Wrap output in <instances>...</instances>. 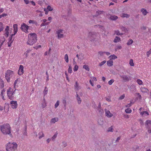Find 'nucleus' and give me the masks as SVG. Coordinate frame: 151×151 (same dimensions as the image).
Masks as SVG:
<instances>
[{"label":"nucleus","instance_id":"nucleus-61","mask_svg":"<svg viewBox=\"0 0 151 151\" xmlns=\"http://www.w3.org/2000/svg\"><path fill=\"white\" fill-rule=\"evenodd\" d=\"M4 11V9L3 8H0V14L3 12Z\"/></svg>","mask_w":151,"mask_h":151},{"label":"nucleus","instance_id":"nucleus-25","mask_svg":"<svg viewBox=\"0 0 151 151\" xmlns=\"http://www.w3.org/2000/svg\"><path fill=\"white\" fill-rule=\"evenodd\" d=\"M120 40L121 39L120 38H119V37L116 36L115 37V38L114 39V42H118L120 41Z\"/></svg>","mask_w":151,"mask_h":151},{"label":"nucleus","instance_id":"nucleus-33","mask_svg":"<svg viewBox=\"0 0 151 151\" xmlns=\"http://www.w3.org/2000/svg\"><path fill=\"white\" fill-rule=\"evenodd\" d=\"M64 59L66 63H68V57L67 54H66L64 56Z\"/></svg>","mask_w":151,"mask_h":151},{"label":"nucleus","instance_id":"nucleus-1","mask_svg":"<svg viewBox=\"0 0 151 151\" xmlns=\"http://www.w3.org/2000/svg\"><path fill=\"white\" fill-rule=\"evenodd\" d=\"M1 130L2 133L5 134L12 135L11 134V129L9 124H4L1 126Z\"/></svg>","mask_w":151,"mask_h":151},{"label":"nucleus","instance_id":"nucleus-51","mask_svg":"<svg viewBox=\"0 0 151 151\" xmlns=\"http://www.w3.org/2000/svg\"><path fill=\"white\" fill-rule=\"evenodd\" d=\"M49 23H50V22H48V23H42L41 24L40 26L41 27H42V26H44L47 25H48V24H49Z\"/></svg>","mask_w":151,"mask_h":151},{"label":"nucleus","instance_id":"nucleus-41","mask_svg":"<svg viewBox=\"0 0 151 151\" xmlns=\"http://www.w3.org/2000/svg\"><path fill=\"white\" fill-rule=\"evenodd\" d=\"M106 62V61L105 60H103V61L101 62L100 63H99V65L100 66H101L103 65L104 64H105Z\"/></svg>","mask_w":151,"mask_h":151},{"label":"nucleus","instance_id":"nucleus-58","mask_svg":"<svg viewBox=\"0 0 151 151\" xmlns=\"http://www.w3.org/2000/svg\"><path fill=\"white\" fill-rule=\"evenodd\" d=\"M2 17H6L7 16V14L6 13H3L1 14Z\"/></svg>","mask_w":151,"mask_h":151},{"label":"nucleus","instance_id":"nucleus-32","mask_svg":"<svg viewBox=\"0 0 151 151\" xmlns=\"http://www.w3.org/2000/svg\"><path fill=\"white\" fill-rule=\"evenodd\" d=\"M83 68L85 69L86 70L89 71L90 68H89L88 66L87 65H83Z\"/></svg>","mask_w":151,"mask_h":151},{"label":"nucleus","instance_id":"nucleus-35","mask_svg":"<svg viewBox=\"0 0 151 151\" xmlns=\"http://www.w3.org/2000/svg\"><path fill=\"white\" fill-rule=\"evenodd\" d=\"M49 11H51L53 10V8L50 5H48L47 6L46 9Z\"/></svg>","mask_w":151,"mask_h":151},{"label":"nucleus","instance_id":"nucleus-29","mask_svg":"<svg viewBox=\"0 0 151 151\" xmlns=\"http://www.w3.org/2000/svg\"><path fill=\"white\" fill-rule=\"evenodd\" d=\"M110 19L113 20H116L118 18V17L116 16H111L110 17Z\"/></svg>","mask_w":151,"mask_h":151},{"label":"nucleus","instance_id":"nucleus-53","mask_svg":"<svg viewBox=\"0 0 151 151\" xmlns=\"http://www.w3.org/2000/svg\"><path fill=\"white\" fill-rule=\"evenodd\" d=\"M57 136V134H54L52 138V140L55 139L56 138Z\"/></svg>","mask_w":151,"mask_h":151},{"label":"nucleus","instance_id":"nucleus-20","mask_svg":"<svg viewBox=\"0 0 151 151\" xmlns=\"http://www.w3.org/2000/svg\"><path fill=\"white\" fill-rule=\"evenodd\" d=\"M58 118L57 117L51 119L50 121V123H55L56 122L58 121Z\"/></svg>","mask_w":151,"mask_h":151},{"label":"nucleus","instance_id":"nucleus-31","mask_svg":"<svg viewBox=\"0 0 151 151\" xmlns=\"http://www.w3.org/2000/svg\"><path fill=\"white\" fill-rule=\"evenodd\" d=\"M48 88L47 87H45L43 91L44 96L46 95L47 93Z\"/></svg>","mask_w":151,"mask_h":151},{"label":"nucleus","instance_id":"nucleus-10","mask_svg":"<svg viewBox=\"0 0 151 151\" xmlns=\"http://www.w3.org/2000/svg\"><path fill=\"white\" fill-rule=\"evenodd\" d=\"M63 30L62 29H59L57 32L58 38L60 39L63 37L64 35L63 34Z\"/></svg>","mask_w":151,"mask_h":151},{"label":"nucleus","instance_id":"nucleus-9","mask_svg":"<svg viewBox=\"0 0 151 151\" xmlns=\"http://www.w3.org/2000/svg\"><path fill=\"white\" fill-rule=\"evenodd\" d=\"M10 104L11 105L12 108L13 109H16L17 107L18 104L16 101H11L10 102Z\"/></svg>","mask_w":151,"mask_h":151},{"label":"nucleus","instance_id":"nucleus-62","mask_svg":"<svg viewBox=\"0 0 151 151\" xmlns=\"http://www.w3.org/2000/svg\"><path fill=\"white\" fill-rule=\"evenodd\" d=\"M47 9H46V8H44V10L45 12V14H47L48 13V11H47Z\"/></svg>","mask_w":151,"mask_h":151},{"label":"nucleus","instance_id":"nucleus-17","mask_svg":"<svg viewBox=\"0 0 151 151\" xmlns=\"http://www.w3.org/2000/svg\"><path fill=\"white\" fill-rule=\"evenodd\" d=\"M113 61L111 59L107 62V64L109 67H111L113 65Z\"/></svg>","mask_w":151,"mask_h":151},{"label":"nucleus","instance_id":"nucleus-14","mask_svg":"<svg viewBox=\"0 0 151 151\" xmlns=\"http://www.w3.org/2000/svg\"><path fill=\"white\" fill-rule=\"evenodd\" d=\"M141 91L143 93H147L149 90L147 88L144 87H142L140 88Z\"/></svg>","mask_w":151,"mask_h":151},{"label":"nucleus","instance_id":"nucleus-12","mask_svg":"<svg viewBox=\"0 0 151 151\" xmlns=\"http://www.w3.org/2000/svg\"><path fill=\"white\" fill-rule=\"evenodd\" d=\"M9 26H6L4 31V35L6 37H8L9 35Z\"/></svg>","mask_w":151,"mask_h":151},{"label":"nucleus","instance_id":"nucleus-38","mask_svg":"<svg viewBox=\"0 0 151 151\" xmlns=\"http://www.w3.org/2000/svg\"><path fill=\"white\" fill-rule=\"evenodd\" d=\"M129 64L130 66H133L134 65V64L133 63V60L132 59H131L129 60Z\"/></svg>","mask_w":151,"mask_h":151},{"label":"nucleus","instance_id":"nucleus-16","mask_svg":"<svg viewBox=\"0 0 151 151\" xmlns=\"http://www.w3.org/2000/svg\"><path fill=\"white\" fill-rule=\"evenodd\" d=\"M13 28H14V32L13 35H15L17 33L18 30L17 29V25L16 24H15L13 25Z\"/></svg>","mask_w":151,"mask_h":151},{"label":"nucleus","instance_id":"nucleus-47","mask_svg":"<svg viewBox=\"0 0 151 151\" xmlns=\"http://www.w3.org/2000/svg\"><path fill=\"white\" fill-rule=\"evenodd\" d=\"M105 53L104 52H102V51H99L98 52V54L100 56H103L104 54Z\"/></svg>","mask_w":151,"mask_h":151},{"label":"nucleus","instance_id":"nucleus-44","mask_svg":"<svg viewBox=\"0 0 151 151\" xmlns=\"http://www.w3.org/2000/svg\"><path fill=\"white\" fill-rule=\"evenodd\" d=\"M114 79H111L108 82V84L111 85L114 82Z\"/></svg>","mask_w":151,"mask_h":151},{"label":"nucleus","instance_id":"nucleus-40","mask_svg":"<svg viewBox=\"0 0 151 151\" xmlns=\"http://www.w3.org/2000/svg\"><path fill=\"white\" fill-rule=\"evenodd\" d=\"M133 42V41L132 40H129L128 42H127V45H130L132 44Z\"/></svg>","mask_w":151,"mask_h":151},{"label":"nucleus","instance_id":"nucleus-52","mask_svg":"<svg viewBox=\"0 0 151 151\" xmlns=\"http://www.w3.org/2000/svg\"><path fill=\"white\" fill-rule=\"evenodd\" d=\"M125 97V95L124 94H123L122 96H120L119 98V99H120L122 100Z\"/></svg>","mask_w":151,"mask_h":151},{"label":"nucleus","instance_id":"nucleus-56","mask_svg":"<svg viewBox=\"0 0 151 151\" xmlns=\"http://www.w3.org/2000/svg\"><path fill=\"white\" fill-rule=\"evenodd\" d=\"M19 81L18 79H17V80H16L14 83V87L15 88V86L16 85V84L17 83V82Z\"/></svg>","mask_w":151,"mask_h":151},{"label":"nucleus","instance_id":"nucleus-37","mask_svg":"<svg viewBox=\"0 0 151 151\" xmlns=\"http://www.w3.org/2000/svg\"><path fill=\"white\" fill-rule=\"evenodd\" d=\"M121 29L122 31L124 32H127L128 31V29L127 28H126L125 27H121Z\"/></svg>","mask_w":151,"mask_h":151},{"label":"nucleus","instance_id":"nucleus-49","mask_svg":"<svg viewBox=\"0 0 151 151\" xmlns=\"http://www.w3.org/2000/svg\"><path fill=\"white\" fill-rule=\"evenodd\" d=\"M122 48V47L121 45H118L116 46V50H118L121 49Z\"/></svg>","mask_w":151,"mask_h":151},{"label":"nucleus","instance_id":"nucleus-50","mask_svg":"<svg viewBox=\"0 0 151 151\" xmlns=\"http://www.w3.org/2000/svg\"><path fill=\"white\" fill-rule=\"evenodd\" d=\"M91 79L93 81H97V79L95 77H92L91 78Z\"/></svg>","mask_w":151,"mask_h":151},{"label":"nucleus","instance_id":"nucleus-24","mask_svg":"<svg viewBox=\"0 0 151 151\" xmlns=\"http://www.w3.org/2000/svg\"><path fill=\"white\" fill-rule=\"evenodd\" d=\"M68 73H71L72 72V66L70 64H69L68 65Z\"/></svg>","mask_w":151,"mask_h":151},{"label":"nucleus","instance_id":"nucleus-39","mask_svg":"<svg viewBox=\"0 0 151 151\" xmlns=\"http://www.w3.org/2000/svg\"><path fill=\"white\" fill-rule=\"evenodd\" d=\"M132 111V110L130 108H127L125 110V112L127 113H130Z\"/></svg>","mask_w":151,"mask_h":151},{"label":"nucleus","instance_id":"nucleus-46","mask_svg":"<svg viewBox=\"0 0 151 151\" xmlns=\"http://www.w3.org/2000/svg\"><path fill=\"white\" fill-rule=\"evenodd\" d=\"M104 12L103 11H98L96 12V13L97 15H98L100 14L103 13Z\"/></svg>","mask_w":151,"mask_h":151},{"label":"nucleus","instance_id":"nucleus-7","mask_svg":"<svg viewBox=\"0 0 151 151\" xmlns=\"http://www.w3.org/2000/svg\"><path fill=\"white\" fill-rule=\"evenodd\" d=\"M145 126L148 129V132L149 133H151V121L150 120H147L145 123Z\"/></svg>","mask_w":151,"mask_h":151},{"label":"nucleus","instance_id":"nucleus-54","mask_svg":"<svg viewBox=\"0 0 151 151\" xmlns=\"http://www.w3.org/2000/svg\"><path fill=\"white\" fill-rule=\"evenodd\" d=\"M41 47V45H38L37 46H36L34 47V48L36 49H37L38 48H40Z\"/></svg>","mask_w":151,"mask_h":151},{"label":"nucleus","instance_id":"nucleus-6","mask_svg":"<svg viewBox=\"0 0 151 151\" xmlns=\"http://www.w3.org/2000/svg\"><path fill=\"white\" fill-rule=\"evenodd\" d=\"M99 35V34L97 33L89 32L88 35V37L87 39L91 41H92L96 38L97 36Z\"/></svg>","mask_w":151,"mask_h":151},{"label":"nucleus","instance_id":"nucleus-8","mask_svg":"<svg viewBox=\"0 0 151 151\" xmlns=\"http://www.w3.org/2000/svg\"><path fill=\"white\" fill-rule=\"evenodd\" d=\"M29 27L26 24L23 23L21 25V29L23 32H25L26 33H29L28 29Z\"/></svg>","mask_w":151,"mask_h":151},{"label":"nucleus","instance_id":"nucleus-36","mask_svg":"<svg viewBox=\"0 0 151 151\" xmlns=\"http://www.w3.org/2000/svg\"><path fill=\"white\" fill-rule=\"evenodd\" d=\"M3 39V40L2 41H0V50H1V48L2 45L3 44L5 41V39L4 38V37Z\"/></svg>","mask_w":151,"mask_h":151},{"label":"nucleus","instance_id":"nucleus-19","mask_svg":"<svg viewBox=\"0 0 151 151\" xmlns=\"http://www.w3.org/2000/svg\"><path fill=\"white\" fill-rule=\"evenodd\" d=\"M141 12H142V14L144 16L146 15L148 13V12H147V10L145 9L144 8L141 9Z\"/></svg>","mask_w":151,"mask_h":151},{"label":"nucleus","instance_id":"nucleus-34","mask_svg":"<svg viewBox=\"0 0 151 151\" xmlns=\"http://www.w3.org/2000/svg\"><path fill=\"white\" fill-rule=\"evenodd\" d=\"M78 66L77 65H75V66L73 68V71L74 72H76L78 70Z\"/></svg>","mask_w":151,"mask_h":151},{"label":"nucleus","instance_id":"nucleus-28","mask_svg":"<svg viewBox=\"0 0 151 151\" xmlns=\"http://www.w3.org/2000/svg\"><path fill=\"white\" fill-rule=\"evenodd\" d=\"M39 138L40 139L42 137L44 136V133H43V132H42V131L40 132L39 133Z\"/></svg>","mask_w":151,"mask_h":151},{"label":"nucleus","instance_id":"nucleus-22","mask_svg":"<svg viewBox=\"0 0 151 151\" xmlns=\"http://www.w3.org/2000/svg\"><path fill=\"white\" fill-rule=\"evenodd\" d=\"M14 35H13V34H12L9 37V41L11 42H13V41H14V37H13V36H14Z\"/></svg>","mask_w":151,"mask_h":151},{"label":"nucleus","instance_id":"nucleus-5","mask_svg":"<svg viewBox=\"0 0 151 151\" xmlns=\"http://www.w3.org/2000/svg\"><path fill=\"white\" fill-rule=\"evenodd\" d=\"M14 72L10 70H8L5 73V78L8 82H10V77L13 74Z\"/></svg>","mask_w":151,"mask_h":151},{"label":"nucleus","instance_id":"nucleus-15","mask_svg":"<svg viewBox=\"0 0 151 151\" xmlns=\"http://www.w3.org/2000/svg\"><path fill=\"white\" fill-rule=\"evenodd\" d=\"M106 111V115L108 117H111L113 116V114L110 113V111L109 110H105Z\"/></svg>","mask_w":151,"mask_h":151},{"label":"nucleus","instance_id":"nucleus-26","mask_svg":"<svg viewBox=\"0 0 151 151\" xmlns=\"http://www.w3.org/2000/svg\"><path fill=\"white\" fill-rule=\"evenodd\" d=\"M31 51V50L29 49L27 50L25 52H24V54L25 55L26 57H27L28 56L30 52Z\"/></svg>","mask_w":151,"mask_h":151},{"label":"nucleus","instance_id":"nucleus-57","mask_svg":"<svg viewBox=\"0 0 151 151\" xmlns=\"http://www.w3.org/2000/svg\"><path fill=\"white\" fill-rule=\"evenodd\" d=\"M150 54H151V52L150 51L147 52L146 53L147 57H148Z\"/></svg>","mask_w":151,"mask_h":151},{"label":"nucleus","instance_id":"nucleus-4","mask_svg":"<svg viewBox=\"0 0 151 151\" xmlns=\"http://www.w3.org/2000/svg\"><path fill=\"white\" fill-rule=\"evenodd\" d=\"M15 89L14 90L13 88H9L7 89V96L9 99L10 100H12L14 99V95L15 94Z\"/></svg>","mask_w":151,"mask_h":151},{"label":"nucleus","instance_id":"nucleus-27","mask_svg":"<svg viewBox=\"0 0 151 151\" xmlns=\"http://www.w3.org/2000/svg\"><path fill=\"white\" fill-rule=\"evenodd\" d=\"M136 81L137 83L139 85H142L143 84V82L140 79H137Z\"/></svg>","mask_w":151,"mask_h":151},{"label":"nucleus","instance_id":"nucleus-30","mask_svg":"<svg viewBox=\"0 0 151 151\" xmlns=\"http://www.w3.org/2000/svg\"><path fill=\"white\" fill-rule=\"evenodd\" d=\"M121 16L123 18L126 17L127 18L129 17V16L127 14L124 13L122 14Z\"/></svg>","mask_w":151,"mask_h":151},{"label":"nucleus","instance_id":"nucleus-23","mask_svg":"<svg viewBox=\"0 0 151 151\" xmlns=\"http://www.w3.org/2000/svg\"><path fill=\"white\" fill-rule=\"evenodd\" d=\"M77 100L78 104H80L81 102V100L77 94H76Z\"/></svg>","mask_w":151,"mask_h":151},{"label":"nucleus","instance_id":"nucleus-3","mask_svg":"<svg viewBox=\"0 0 151 151\" xmlns=\"http://www.w3.org/2000/svg\"><path fill=\"white\" fill-rule=\"evenodd\" d=\"M17 147L18 145L16 143L9 142L7 145L6 150L7 151L8 150L14 151L17 149Z\"/></svg>","mask_w":151,"mask_h":151},{"label":"nucleus","instance_id":"nucleus-18","mask_svg":"<svg viewBox=\"0 0 151 151\" xmlns=\"http://www.w3.org/2000/svg\"><path fill=\"white\" fill-rule=\"evenodd\" d=\"M140 115L142 116L144 115L145 116H147L149 115V113L147 111H144L142 112H139Z\"/></svg>","mask_w":151,"mask_h":151},{"label":"nucleus","instance_id":"nucleus-42","mask_svg":"<svg viewBox=\"0 0 151 151\" xmlns=\"http://www.w3.org/2000/svg\"><path fill=\"white\" fill-rule=\"evenodd\" d=\"M115 34L118 35H123V34L121 33H120L119 30H116L115 32Z\"/></svg>","mask_w":151,"mask_h":151},{"label":"nucleus","instance_id":"nucleus-43","mask_svg":"<svg viewBox=\"0 0 151 151\" xmlns=\"http://www.w3.org/2000/svg\"><path fill=\"white\" fill-rule=\"evenodd\" d=\"M113 126H111L110 127H109L107 130L108 132H113Z\"/></svg>","mask_w":151,"mask_h":151},{"label":"nucleus","instance_id":"nucleus-11","mask_svg":"<svg viewBox=\"0 0 151 151\" xmlns=\"http://www.w3.org/2000/svg\"><path fill=\"white\" fill-rule=\"evenodd\" d=\"M24 67L22 65H20L19 67V70L18 71V74L19 75H21L24 73Z\"/></svg>","mask_w":151,"mask_h":151},{"label":"nucleus","instance_id":"nucleus-63","mask_svg":"<svg viewBox=\"0 0 151 151\" xmlns=\"http://www.w3.org/2000/svg\"><path fill=\"white\" fill-rule=\"evenodd\" d=\"M24 1L26 4H28L29 3V1L28 0H24Z\"/></svg>","mask_w":151,"mask_h":151},{"label":"nucleus","instance_id":"nucleus-59","mask_svg":"<svg viewBox=\"0 0 151 151\" xmlns=\"http://www.w3.org/2000/svg\"><path fill=\"white\" fill-rule=\"evenodd\" d=\"M12 42H11L9 41L8 42V47H10L11 46L12 44Z\"/></svg>","mask_w":151,"mask_h":151},{"label":"nucleus","instance_id":"nucleus-64","mask_svg":"<svg viewBox=\"0 0 151 151\" xmlns=\"http://www.w3.org/2000/svg\"><path fill=\"white\" fill-rule=\"evenodd\" d=\"M5 109V108L3 107L2 106L0 105V111H2Z\"/></svg>","mask_w":151,"mask_h":151},{"label":"nucleus","instance_id":"nucleus-21","mask_svg":"<svg viewBox=\"0 0 151 151\" xmlns=\"http://www.w3.org/2000/svg\"><path fill=\"white\" fill-rule=\"evenodd\" d=\"M74 87L76 91H78L80 87L79 86L78 83L77 82H76Z\"/></svg>","mask_w":151,"mask_h":151},{"label":"nucleus","instance_id":"nucleus-60","mask_svg":"<svg viewBox=\"0 0 151 151\" xmlns=\"http://www.w3.org/2000/svg\"><path fill=\"white\" fill-rule=\"evenodd\" d=\"M29 24L34 23H35V21H34L32 20H29Z\"/></svg>","mask_w":151,"mask_h":151},{"label":"nucleus","instance_id":"nucleus-55","mask_svg":"<svg viewBox=\"0 0 151 151\" xmlns=\"http://www.w3.org/2000/svg\"><path fill=\"white\" fill-rule=\"evenodd\" d=\"M63 103L64 104V106L65 107L66 104V102L65 99L63 100Z\"/></svg>","mask_w":151,"mask_h":151},{"label":"nucleus","instance_id":"nucleus-2","mask_svg":"<svg viewBox=\"0 0 151 151\" xmlns=\"http://www.w3.org/2000/svg\"><path fill=\"white\" fill-rule=\"evenodd\" d=\"M28 40L27 44L29 45H32L36 42L37 41V35L35 33H30L28 35Z\"/></svg>","mask_w":151,"mask_h":151},{"label":"nucleus","instance_id":"nucleus-48","mask_svg":"<svg viewBox=\"0 0 151 151\" xmlns=\"http://www.w3.org/2000/svg\"><path fill=\"white\" fill-rule=\"evenodd\" d=\"M59 105V101L58 100L55 105V108H57Z\"/></svg>","mask_w":151,"mask_h":151},{"label":"nucleus","instance_id":"nucleus-45","mask_svg":"<svg viewBox=\"0 0 151 151\" xmlns=\"http://www.w3.org/2000/svg\"><path fill=\"white\" fill-rule=\"evenodd\" d=\"M109 57H111V58L113 59H115L117 58V56L114 55H111Z\"/></svg>","mask_w":151,"mask_h":151},{"label":"nucleus","instance_id":"nucleus-13","mask_svg":"<svg viewBox=\"0 0 151 151\" xmlns=\"http://www.w3.org/2000/svg\"><path fill=\"white\" fill-rule=\"evenodd\" d=\"M121 77L123 80L125 82L129 81L130 79V77L129 76L123 75L121 76Z\"/></svg>","mask_w":151,"mask_h":151}]
</instances>
